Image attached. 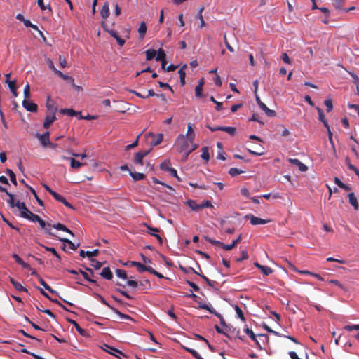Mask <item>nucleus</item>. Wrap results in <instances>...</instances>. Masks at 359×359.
<instances>
[{
  "mask_svg": "<svg viewBox=\"0 0 359 359\" xmlns=\"http://www.w3.org/2000/svg\"><path fill=\"white\" fill-rule=\"evenodd\" d=\"M0 192H4L9 197L8 200V203L11 208L17 207L18 210L20 211V216L24 218V215L27 216L28 214L31 212L26 207L25 203L23 202H20L18 201L16 203L14 200V196L8 192L7 189L2 186H0Z\"/></svg>",
  "mask_w": 359,
  "mask_h": 359,
  "instance_id": "1",
  "label": "nucleus"
},
{
  "mask_svg": "<svg viewBox=\"0 0 359 359\" xmlns=\"http://www.w3.org/2000/svg\"><path fill=\"white\" fill-rule=\"evenodd\" d=\"M189 139L187 138V137L183 134H180L175 142V147L177 151L180 153H184V156L186 153L189 150Z\"/></svg>",
  "mask_w": 359,
  "mask_h": 359,
  "instance_id": "2",
  "label": "nucleus"
},
{
  "mask_svg": "<svg viewBox=\"0 0 359 359\" xmlns=\"http://www.w3.org/2000/svg\"><path fill=\"white\" fill-rule=\"evenodd\" d=\"M245 218L249 219L251 224L252 225L265 224L271 222L270 219H264L262 218H259L252 214L247 215L245 216Z\"/></svg>",
  "mask_w": 359,
  "mask_h": 359,
  "instance_id": "3",
  "label": "nucleus"
},
{
  "mask_svg": "<svg viewBox=\"0 0 359 359\" xmlns=\"http://www.w3.org/2000/svg\"><path fill=\"white\" fill-rule=\"evenodd\" d=\"M151 149L141 151L135 154L134 157V163L135 164L143 165V158L150 153Z\"/></svg>",
  "mask_w": 359,
  "mask_h": 359,
  "instance_id": "4",
  "label": "nucleus"
},
{
  "mask_svg": "<svg viewBox=\"0 0 359 359\" xmlns=\"http://www.w3.org/2000/svg\"><path fill=\"white\" fill-rule=\"evenodd\" d=\"M23 107L28 111L30 112H36L38 106L34 102H31L27 100V99H24L22 102Z\"/></svg>",
  "mask_w": 359,
  "mask_h": 359,
  "instance_id": "5",
  "label": "nucleus"
},
{
  "mask_svg": "<svg viewBox=\"0 0 359 359\" xmlns=\"http://www.w3.org/2000/svg\"><path fill=\"white\" fill-rule=\"evenodd\" d=\"M148 136H150L152 137V140L151 141V144L152 146H157L160 144L163 140V135L161 133H158V135H155L152 134L151 133L148 134Z\"/></svg>",
  "mask_w": 359,
  "mask_h": 359,
  "instance_id": "6",
  "label": "nucleus"
},
{
  "mask_svg": "<svg viewBox=\"0 0 359 359\" xmlns=\"http://www.w3.org/2000/svg\"><path fill=\"white\" fill-rule=\"evenodd\" d=\"M67 320L71 323L72 325H73L74 326V327L76 328V330H77V332L83 337H88V334L87 332V331L83 328H81L79 325L74 320H72V319H70V318H67Z\"/></svg>",
  "mask_w": 359,
  "mask_h": 359,
  "instance_id": "7",
  "label": "nucleus"
},
{
  "mask_svg": "<svg viewBox=\"0 0 359 359\" xmlns=\"http://www.w3.org/2000/svg\"><path fill=\"white\" fill-rule=\"evenodd\" d=\"M37 137L43 147H46L50 143V133L48 131L42 135H38Z\"/></svg>",
  "mask_w": 359,
  "mask_h": 359,
  "instance_id": "8",
  "label": "nucleus"
},
{
  "mask_svg": "<svg viewBox=\"0 0 359 359\" xmlns=\"http://www.w3.org/2000/svg\"><path fill=\"white\" fill-rule=\"evenodd\" d=\"M289 161L291 164L297 165L299 170L302 172H305L308 169L307 166L304 165L302 162H301L299 159L290 158Z\"/></svg>",
  "mask_w": 359,
  "mask_h": 359,
  "instance_id": "9",
  "label": "nucleus"
},
{
  "mask_svg": "<svg viewBox=\"0 0 359 359\" xmlns=\"http://www.w3.org/2000/svg\"><path fill=\"white\" fill-rule=\"evenodd\" d=\"M348 201L350 204L353 207L355 210H358L359 209V204L358 203V200L356 196H355V194L353 192L349 193L348 194Z\"/></svg>",
  "mask_w": 359,
  "mask_h": 359,
  "instance_id": "10",
  "label": "nucleus"
},
{
  "mask_svg": "<svg viewBox=\"0 0 359 359\" xmlns=\"http://www.w3.org/2000/svg\"><path fill=\"white\" fill-rule=\"evenodd\" d=\"M100 276L106 280H111L113 278V273L109 267H104L102 269Z\"/></svg>",
  "mask_w": 359,
  "mask_h": 359,
  "instance_id": "11",
  "label": "nucleus"
},
{
  "mask_svg": "<svg viewBox=\"0 0 359 359\" xmlns=\"http://www.w3.org/2000/svg\"><path fill=\"white\" fill-rule=\"evenodd\" d=\"M56 119V117L55 116V114H49V115H47L46 117H45V119H44V121H43V127L45 128H48L50 125L55 121Z\"/></svg>",
  "mask_w": 359,
  "mask_h": 359,
  "instance_id": "12",
  "label": "nucleus"
},
{
  "mask_svg": "<svg viewBox=\"0 0 359 359\" xmlns=\"http://www.w3.org/2000/svg\"><path fill=\"white\" fill-rule=\"evenodd\" d=\"M109 4L107 1L104 4V5L102 7V9L100 11V15L102 18L106 19L109 16Z\"/></svg>",
  "mask_w": 359,
  "mask_h": 359,
  "instance_id": "13",
  "label": "nucleus"
},
{
  "mask_svg": "<svg viewBox=\"0 0 359 359\" xmlns=\"http://www.w3.org/2000/svg\"><path fill=\"white\" fill-rule=\"evenodd\" d=\"M99 250L97 249H95L93 251H84L83 250H81L79 252V255L81 257H85V256L86 255L88 257L90 258L97 256Z\"/></svg>",
  "mask_w": 359,
  "mask_h": 359,
  "instance_id": "14",
  "label": "nucleus"
},
{
  "mask_svg": "<svg viewBox=\"0 0 359 359\" xmlns=\"http://www.w3.org/2000/svg\"><path fill=\"white\" fill-rule=\"evenodd\" d=\"M41 227L48 233L50 235L55 236V234L50 231L51 225L49 223H46L41 218L37 221Z\"/></svg>",
  "mask_w": 359,
  "mask_h": 359,
  "instance_id": "15",
  "label": "nucleus"
},
{
  "mask_svg": "<svg viewBox=\"0 0 359 359\" xmlns=\"http://www.w3.org/2000/svg\"><path fill=\"white\" fill-rule=\"evenodd\" d=\"M184 135L187 137V138L189 139L190 144H192L195 138V134L191 123H188L187 132Z\"/></svg>",
  "mask_w": 359,
  "mask_h": 359,
  "instance_id": "16",
  "label": "nucleus"
},
{
  "mask_svg": "<svg viewBox=\"0 0 359 359\" xmlns=\"http://www.w3.org/2000/svg\"><path fill=\"white\" fill-rule=\"evenodd\" d=\"M316 109H317V111H318V119H319V121H321L323 123L324 126L326 128H328V127L330 126H329L327 120L325 119L323 111L320 108H319V107H316Z\"/></svg>",
  "mask_w": 359,
  "mask_h": 359,
  "instance_id": "17",
  "label": "nucleus"
},
{
  "mask_svg": "<svg viewBox=\"0 0 359 359\" xmlns=\"http://www.w3.org/2000/svg\"><path fill=\"white\" fill-rule=\"evenodd\" d=\"M51 227H53L55 229H57V230H60V231L67 232V233H69L70 235H72V236H74L73 232L70 229H69L65 225H64L61 223H57L56 224H53V226H51Z\"/></svg>",
  "mask_w": 359,
  "mask_h": 359,
  "instance_id": "18",
  "label": "nucleus"
},
{
  "mask_svg": "<svg viewBox=\"0 0 359 359\" xmlns=\"http://www.w3.org/2000/svg\"><path fill=\"white\" fill-rule=\"evenodd\" d=\"M186 203L194 211L198 212L201 210L200 204H197L196 201L194 200L189 199Z\"/></svg>",
  "mask_w": 359,
  "mask_h": 359,
  "instance_id": "19",
  "label": "nucleus"
},
{
  "mask_svg": "<svg viewBox=\"0 0 359 359\" xmlns=\"http://www.w3.org/2000/svg\"><path fill=\"white\" fill-rule=\"evenodd\" d=\"M259 108L262 111H264L265 114L269 117H273L276 116V111L269 109L264 103H262V104H260Z\"/></svg>",
  "mask_w": 359,
  "mask_h": 359,
  "instance_id": "20",
  "label": "nucleus"
},
{
  "mask_svg": "<svg viewBox=\"0 0 359 359\" xmlns=\"http://www.w3.org/2000/svg\"><path fill=\"white\" fill-rule=\"evenodd\" d=\"M6 82L8 83V87H9L11 91L12 92L13 96L14 97H17L18 96V93H17V86H16L15 81V80H13V81H6Z\"/></svg>",
  "mask_w": 359,
  "mask_h": 359,
  "instance_id": "21",
  "label": "nucleus"
},
{
  "mask_svg": "<svg viewBox=\"0 0 359 359\" xmlns=\"http://www.w3.org/2000/svg\"><path fill=\"white\" fill-rule=\"evenodd\" d=\"M39 281L40 283V284L46 289L48 291H49L50 293L52 294H57L58 295V292L56 291V290H54L53 289H52L45 281L44 280L39 276Z\"/></svg>",
  "mask_w": 359,
  "mask_h": 359,
  "instance_id": "22",
  "label": "nucleus"
},
{
  "mask_svg": "<svg viewBox=\"0 0 359 359\" xmlns=\"http://www.w3.org/2000/svg\"><path fill=\"white\" fill-rule=\"evenodd\" d=\"M10 281L13 285V287L18 290V291H25L27 292V290L20 283L15 281L12 277H10Z\"/></svg>",
  "mask_w": 359,
  "mask_h": 359,
  "instance_id": "23",
  "label": "nucleus"
},
{
  "mask_svg": "<svg viewBox=\"0 0 359 359\" xmlns=\"http://www.w3.org/2000/svg\"><path fill=\"white\" fill-rule=\"evenodd\" d=\"M26 187H27L30 190L31 193L34 195V196L35 199L36 200L38 204L40 206H42V207L44 206L43 201L41 199L39 198V197L38 196V195H37L36 191L34 190V189H33L32 187H30L28 184H26Z\"/></svg>",
  "mask_w": 359,
  "mask_h": 359,
  "instance_id": "24",
  "label": "nucleus"
},
{
  "mask_svg": "<svg viewBox=\"0 0 359 359\" xmlns=\"http://www.w3.org/2000/svg\"><path fill=\"white\" fill-rule=\"evenodd\" d=\"M130 175L135 181L142 180L145 178V175L143 173L131 172L130 171Z\"/></svg>",
  "mask_w": 359,
  "mask_h": 359,
  "instance_id": "25",
  "label": "nucleus"
},
{
  "mask_svg": "<svg viewBox=\"0 0 359 359\" xmlns=\"http://www.w3.org/2000/svg\"><path fill=\"white\" fill-rule=\"evenodd\" d=\"M135 267L137 268V271L140 273H142L144 271L149 272V271H151V266H145L140 262H137Z\"/></svg>",
  "mask_w": 359,
  "mask_h": 359,
  "instance_id": "26",
  "label": "nucleus"
},
{
  "mask_svg": "<svg viewBox=\"0 0 359 359\" xmlns=\"http://www.w3.org/2000/svg\"><path fill=\"white\" fill-rule=\"evenodd\" d=\"M138 32L140 34V37L141 39H143L145 36V34L147 32V25L144 22H142L140 25Z\"/></svg>",
  "mask_w": 359,
  "mask_h": 359,
  "instance_id": "27",
  "label": "nucleus"
},
{
  "mask_svg": "<svg viewBox=\"0 0 359 359\" xmlns=\"http://www.w3.org/2000/svg\"><path fill=\"white\" fill-rule=\"evenodd\" d=\"M219 130L221 131L226 132L231 135H233L236 133V128L231 126H219Z\"/></svg>",
  "mask_w": 359,
  "mask_h": 359,
  "instance_id": "28",
  "label": "nucleus"
},
{
  "mask_svg": "<svg viewBox=\"0 0 359 359\" xmlns=\"http://www.w3.org/2000/svg\"><path fill=\"white\" fill-rule=\"evenodd\" d=\"M102 25L103 29L106 32H107L113 38H114L116 39V41L117 40V39H118L120 37L116 31H114L113 29H107V25L105 22H103Z\"/></svg>",
  "mask_w": 359,
  "mask_h": 359,
  "instance_id": "29",
  "label": "nucleus"
},
{
  "mask_svg": "<svg viewBox=\"0 0 359 359\" xmlns=\"http://www.w3.org/2000/svg\"><path fill=\"white\" fill-rule=\"evenodd\" d=\"M24 218L29 219L33 222H36L40 219V217L33 212H30L27 216L24 215Z\"/></svg>",
  "mask_w": 359,
  "mask_h": 359,
  "instance_id": "30",
  "label": "nucleus"
},
{
  "mask_svg": "<svg viewBox=\"0 0 359 359\" xmlns=\"http://www.w3.org/2000/svg\"><path fill=\"white\" fill-rule=\"evenodd\" d=\"M69 161L71 167L74 169H78L84 165V163H80L73 158H70Z\"/></svg>",
  "mask_w": 359,
  "mask_h": 359,
  "instance_id": "31",
  "label": "nucleus"
},
{
  "mask_svg": "<svg viewBox=\"0 0 359 359\" xmlns=\"http://www.w3.org/2000/svg\"><path fill=\"white\" fill-rule=\"evenodd\" d=\"M201 157L205 161H208L210 160V154L207 147L202 148V154Z\"/></svg>",
  "mask_w": 359,
  "mask_h": 359,
  "instance_id": "32",
  "label": "nucleus"
},
{
  "mask_svg": "<svg viewBox=\"0 0 359 359\" xmlns=\"http://www.w3.org/2000/svg\"><path fill=\"white\" fill-rule=\"evenodd\" d=\"M165 57H166V55H165V51L163 49L160 48L157 52L156 60V61L164 60H165Z\"/></svg>",
  "mask_w": 359,
  "mask_h": 359,
  "instance_id": "33",
  "label": "nucleus"
},
{
  "mask_svg": "<svg viewBox=\"0 0 359 359\" xmlns=\"http://www.w3.org/2000/svg\"><path fill=\"white\" fill-rule=\"evenodd\" d=\"M60 113L62 114L68 115L69 116H74L77 114V112L72 109H62L60 110Z\"/></svg>",
  "mask_w": 359,
  "mask_h": 359,
  "instance_id": "34",
  "label": "nucleus"
},
{
  "mask_svg": "<svg viewBox=\"0 0 359 359\" xmlns=\"http://www.w3.org/2000/svg\"><path fill=\"white\" fill-rule=\"evenodd\" d=\"M6 173L10 177L11 182L16 186L17 185V180H16V176L15 174L13 172V171L11 169L6 170Z\"/></svg>",
  "mask_w": 359,
  "mask_h": 359,
  "instance_id": "35",
  "label": "nucleus"
},
{
  "mask_svg": "<svg viewBox=\"0 0 359 359\" xmlns=\"http://www.w3.org/2000/svg\"><path fill=\"white\" fill-rule=\"evenodd\" d=\"M235 311L236 312V314L238 316V318H241V320L243 321V322H245V318L244 316V314H243V312L242 311V309L238 306V305H236L235 307Z\"/></svg>",
  "mask_w": 359,
  "mask_h": 359,
  "instance_id": "36",
  "label": "nucleus"
},
{
  "mask_svg": "<svg viewBox=\"0 0 359 359\" xmlns=\"http://www.w3.org/2000/svg\"><path fill=\"white\" fill-rule=\"evenodd\" d=\"M183 348L186 350L187 352L190 353L196 359H202L203 358L198 354V353L194 349L187 348L183 346Z\"/></svg>",
  "mask_w": 359,
  "mask_h": 359,
  "instance_id": "37",
  "label": "nucleus"
},
{
  "mask_svg": "<svg viewBox=\"0 0 359 359\" xmlns=\"http://www.w3.org/2000/svg\"><path fill=\"white\" fill-rule=\"evenodd\" d=\"M243 172H244V171H243V170H240L238 168H231L229 170V174L231 177H236V175L242 174Z\"/></svg>",
  "mask_w": 359,
  "mask_h": 359,
  "instance_id": "38",
  "label": "nucleus"
},
{
  "mask_svg": "<svg viewBox=\"0 0 359 359\" xmlns=\"http://www.w3.org/2000/svg\"><path fill=\"white\" fill-rule=\"evenodd\" d=\"M156 54V51L154 49H149L146 51V59L147 60H152Z\"/></svg>",
  "mask_w": 359,
  "mask_h": 359,
  "instance_id": "39",
  "label": "nucleus"
},
{
  "mask_svg": "<svg viewBox=\"0 0 359 359\" xmlns=\"http://www.w3.org/2000/svg\"><path fill=\"white\" fill-rule=\"evenodd\" d=\"M214 315H215L219 319V321H220V324L224 327H225V329L227 330V328H229V326L226 325V322H225V320L224 318L222 317V316L218 312H217L216 311H215V313H213Z\"/></svg>",
  "mask_w": 359,
  "mask_h": 359,
  "instance_id": "40",
  "label": "nucleus"
},
{
  "mask_svg": "<svg viewBox=\"0 0 359 359\" xmlns=\"http://www.w3.org/2000/svg\"><path fill=\"white\" fill-rule=\"evenodd\" d=\"M90 262H91V266L95 268V269H100L102 265H103V263L102 262H100L97 260H96L95 259H93V258H91L90 259Z\"/></svg>",
  "mask_w": 359,
  "mask_h": 359,
  "instance_id": "41",
  "label": "nucleus"
},
{
  "mask_svg": "<svg viewBox=\"0 0 359 359\" xmlns=\"http://www.w3.org/2000/svg\"><path fill=\"white\" fill-rule=\"evenodd\" d=\"M344 0H334L333 6L337 10H343V4Z\"/></svg>",
  "mask_w": 359,
  "mask_h": 359,
  "instance_id": "42",
  "label": "nucleus"
},
{
  "mask_svg": "<svg viewBox=\"0 0 359 359\" xmlns=\"http://www.w3.org/2000/svg\"><path fill=\"white\" fill-rule=\"evenodd\" d=\"M198 307L205 310L208 311L210 313H215V310L212 308H211L210 306L205 303L200 302Z\"/></svg>",
  "mask_w": 359,
  "mask_h": 359,
  "instance_id": "43",
  "label": "nucleus"
},
{
  "mask_svg": "<svg viewBox=\"0 0 359 359\" xmlns=\"http://www.w3.org/2000/svg\"><path fill=\"white\" fill-rule=\"evenodd\" d=\"M260 271L262 272V273L265 276H269L271 273H272L273 270L271 267L267 266H262Z\"/></svg>",
  "mask_w": 359,
  "mask_h": 359,
  "instance_id": "44",
  "label": "nucleus"
},
{
  "mask_svg": "<svg viewBox=\"0 0 359 359\" xmlns=\"http://www.w3.org/2000/svg\"><path fill=\"white\" fill-rule=\"evenodd\" d=\"M170 161H165L164 162H163L161 165H160V168L162 170H165V171H170V168H172L171 167H170Z\"/></svg>",
  "mask_w": 359,
  "mask_h": 359,
  "instance_id": "45",
  "label": "nucleus"
},
{
  "mask_svg": "<svg viewBox=\"0 0 359 359\" xmlns=\"http://www.w3.org/2000/svg\"><path fill=\"white\" fill-rule=\"evenodd\" d=\"M116 274L118 277L123 278L124 280H126L128 278L126 272L122 269H116Z\"/></svg>",
  "mask_w": 359,
  "mask_h": 359,
  "instance_id": "46",
  "label": "nucleus"
},
{
  "mask_svg": "<svg viewBox=\"0 0 359 359\" xmlns=\"http://www.w3.org/2000/svg\"><path fill=\"white\" fill-rule=\"evenodd\" d=\"M244 332L250 337L252 340L256 341V335L254 334L252 330L246 327L244 329Z\"/></svg>",
  "mask_w": 359,
  "mask_h": 359,
  "instance_id": "47",
  "label": "nucleus"
},
{
  "mask_svg": "<svg viewBox=\"0 0 359 359\" xmlns=\"http://www.w3.org/2000/svg\"><path fill=\"white\" fill-rule=\"evenodd\" d=\"M205 239L212 245H217L222 247L223 243L219 241L214 240L208 236H205Z\"/></svg>",
  "mask_w": 359,
  "mask_h": 359,
  "instance_id": "48",
  "label": "nucleus"
},
{
  "mask_svg": "<svg viewBox=\"0 0 359 359\" xmlns=\"http://www.w3.org/2000/svg\"><path fill=\"white\" fill-rule=\"evenodd\" d=\"M325 105L326 106V109H327V112H330L333 109V104H332V101L331 99H327L325 100Z\"/></svg>",
  "mask_w": 359,
  "mask_h": 359,
  "instance_id": "49",
  "label": "nucleus"
},
{
  "mask_svg": "<svg viewBox=\"0 0 359 359\" xmlns=\"http://www.w3.org/2000/svg\"><path fill=\"white\" fill-rule=\"evenodd\" d=\"M152 181H153L154 183H156V184H161L162 186L167 187L168 189H170V190H171L172 191H175V189H174L171 186L167 185V184H165L164 182H161L160 180H158V179H156V177H152Z\"/></svg>",
  "mask_w": 359,
  "mask_h": 359,
  "instance_id": "50",
  "label": "nucleus"
},
{
  "mask_svg": "<svg viewBox=\"0 0 359 359\" xmlns=\"http://www.w3.org/2000/svg\"><path fill=\"white\" fill-rule=\"evenodd\" d=\"M24 96L25 100L30 97V87L28 83H27L24 88Z\"/></svg>",
  "mask_w": 359,
  "mask_h": 359,
  "instance_id": "51",
  "label": "nucleus"
},
{
  "mask_svg": "<svg viewBox=\"0 0 359 359\" xmlns=\"http://www.w3.org/2000/svg\"><path fill=\"white\" fill-rule=\"evenodd\" d=\"M203 11V8L202 7V8H201V9L199 10L198 13V18L200 19V21H201V24H200L201 27H203L205 25V22L203 15H202Z\"/></svg>",
  "mask_w": 359,
  "mask_h": 359,
  "instance_id": "52",
  "label": "nucleus"
},
{
  "mask_svg": "<svg viewBox=\"0 0 359 359\" xmlns=\"http://www.w3.org/2000/svg\"><path fill=\"white\" fill-rule=\"evenodd\" d=\"M202 91L203 87H201V85H197L195 88L196 96L198 97H201L203 96Z\"/></svg>",
  "mask_w": 359,
  "mask_h": 359,
  "instance_id": "53",
  "label": "nucleus"
},
{
  "mask_svg": "<svg viewBox=\"0 0 359 359\" xmlns=\"http://www.w3.org/2000/svg\"><path fill=\"white\" fill-rule=\"evenodd\" d=\"M241 254V257L236 259V262H240L243 260H245L248 258V252L245 250H242Z\"/></svg>",
  "mask_w": 359,
  "mask_h": 359,
  "instance_id": "54",
  "label": "nucleus"
},
{
  "mask_svg": "<svg viewBox=\"0 0 359 359\" xmlns=\"http://www.w3.org/2000/svg\"><path fill=\"white\" fill-rule=\"evenodd\" d=\"M46 250L52 252L57 258V259L60 260V256L57 252L56 250L54 248L50 247H45Z\"/></svg>",
  "mask_w": 359,
  "mask_h": 359,
  "instance_id": "55",
  "label": "nucleus"
},
{
  "mask_svg": "<svg viewBox=\"0 0 359 359\" xmlns=\"http://www.w3.org/2000/svg\"><path fill=\"white\" fill-rule=\"evenodd\" d=\"M198 276H201V278H203V279L206 282V283H207L209 286H210V287H214V284L215 283V282H213V281L210 280V279H208L206 276H204V275H203V274H200V273H198Z\"/></svg>",
  "mask_w": 359,
  "mask_h": 359,
  "instance_id": "56",
  "label": "nucleus"
},
{
  "mask_svg": "<svg viewBox=\"0 0 359 359\" xmlns=\"http://www.w3.org/2000/svg\"><path fill=\"white\" fill-rule=\"evenodd\" d=\"M191 144V148L189 149L187 151V152L186 153V155L184 157V160H187L188 158V156L198 147V145L194 144V142Z\"/></svg>",
  "mask_w": 359,
  "mask_h": 359,
  "instance_id": "57",
  "label": "nucleus"
},
{
  "mask_svg": "<svg viewBox=\"0 0 359 359\" xmlns=\"http://www.w3.org/2000/svg\"><path fill=\"white\" fill-rule=\"evenodd\" d=\"M264 329L266 330L268 332L272 333L276 336L281 337L283 336L281 334L273 330L270 327H269L267 325H264L263 326Z\"/></svg>",
  "mask_w": 359,
  "mask_h": 359,
  "instance_id": "58",
  "label": "nucleus"
},
{
  "mask_svg": "<svg viewBox=\"0 0 359 359\" xmlns=\"http://www.w3.org/2000/svg\"><path fill=\"white\" fill-rule=\"evenodd\" d=\"M59 62H60V65L61 67L65 68L67 66V60L64 56H62V55L59 56Z\"/></svg>",
  "mask_w": 359,
  "mask_h": 359,
  "instance_id": "59",
  "label": "nucleus"
},
{
  "mask_svg": "<svg viewBox=\"0 0 359 359\" xmlns=\"http://www.w3.org/2000/svg\"><path fill=\"white\" fill-rule=\"evenodd\" d=\"M281 58L283 61L286 63L290 65L292 63V61L287 54L286 53H283L281 55Z\"/></svg>",
  "mask_w": 359,
  "mask_h": 359,
  "instance_id": "60",
  "label": "nucleus"
},
{
  "mask_svg": "<svg viewBox=\"0 0 359 359\" xmlns=\"http://www.w3.org/2000/svg\"><path fill=\"white\" fill-rule=\"evenodd\" d=\"M212 205L210 201H205L200 204L201 210L205 208H212Z\"/></svg>",
  "mask_w": 359,
  "mask_h": 359,
  "instance_id": "61",
  "label": "nucleus"
},
{
  "mask_svg": "<svg viewBox=\"0 0 359 359\" xmlns=\"http://www.w3.org/2000/svg\"><path fill=\"white\" fill-rule=\"evenodd\" d=\"M56 201L60 202V203H62L63 200H64V197L61 195H60L59 194H57V192L54 191L53 193V194L51 195Z\"/></svg>",
  "mask_w": 359,
  "mask_h": 359,
  "instance_id": "62",
  "label": "nucleus"
},
{
  "mask_svg": "<svg viewBox=\"0 0 359 359\" xmlns=\"http://www.w3.org/2000/svg\"><path fill=\"white\" fill-rule=\"evenodd\" d=\"M187 283L195 291V292H199L200 290V288L199 287L195 284L194 283L190 281V280H187Z\"/></svg>",
  "mask_w": 359,
  "mask_h": 359,
  "instance_id": "63",
  "label": "nucleus"
},
{
  "mask_svg": "<svg viewBox=\"0 0 359 359\" xmlns=\"http://www.w3.org/2000/svg\"><path fill=\"white\" fill-rule=\"evenodd\" d=\"M127 285L131 287L137 288L139 285V283L133 280H128L127 281Z\"/></svg>",
  "mask_w": 359,
  "mask_h": 359,
  "instance_id": "64",
  "label": "nucleus"
}]
</instances>
